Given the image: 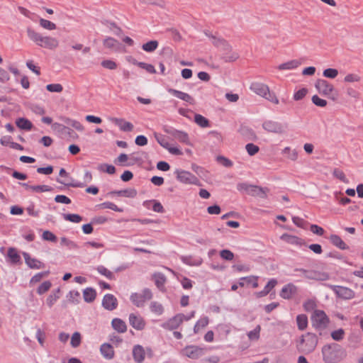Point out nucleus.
<instances>
[{"mask_svg":"<svg viewBox=\"0 0 363 363\" xmlns=\"http://www.w3.org/2000/svg\"><path fill=\"white\" fill-rule=\"evenodd\" d=\"M321 353L325 363H339L347 356L345 350L334 342L325 345L322 347Z\"/></svg>","mask_w":363,"mask_h":363,"instance_id":"1","label":"nucleus"},{"mask_svg":"<svg viewBox=\"0 0 363 363\" xmlns=\"http://www.w3.org/2000/svg\"><path fill=\"white\" fill-rule=\"evenodd\" d=\"M27 34L30 40L33 41L40 47L53 50L59 45V42L57 38L50 36H43L30 28L27 29Z\"/></svg>","mask_w":363,"mask_h":363,"instance_id":"2","label":"nucleus"},{"mask_svg":"<svg viewBox=\"0 0 363 363\" xmlns=\"http://www.w3.org/2000/svg\"><path fill=\"white\" fill-rule=\"evenodd\" d=\"M317 344V336L315 334L308 333L301 336L297 344V349L300 352L310 354L315 349Z\"/></svg>","mask_w":363,"mask_h":363,"instance_id":"3","label":"nucleus"},{"mask_svg":"<svg viewBox=\"0 0 363 363\" xmlns=\"http://www.w3.org/2000/svg\"><path fill=\"white\" fill-rule=\"evenodd\" d=\"M206 35L212 38L213 43L216 46L221 48L225 51V52L223 54V58L225 62H233L238 58V54L235 52L231 51V47L225 40L216 38L215 36L208 35L207 33H206Z\"/></svg>","mask_w":363,"mask_h":363,"instance_id":"4","label":"nucleus"},{"mask_svg":"<svg viewBox=\"0 0 363 363\" xmlns=\"http://www.w3.org/2000/svg\"><path fill=\"white\" fill-rule=\"evenodd\" d=\"M311 318L313 327L319 331V334L321 335V331L325 330L329 324V318L323 311L316 309L313 312Z\"/></svg>","mask_w":363,"mask_h":363,"instance_id":"5","label":"nucleus"},{"mask_svg":"<svg viewBox=\"0 0 363 363\" xmlns=\"http://www.w3.org/2000/svg\"><path fill=\"white\" fill-rule=\"evenodd\" d=\"M153 295L150 289L145 288L141 294L133 293L130 299L131 302L137 307H143L147 301L152 299Z\"/></svg>","mask_w":363,"mask_h":363,"instance_id":"6","label":"nucleus"},{"mask_svg":"<svg viewBox=\"0 0 363 363\" xmlns=\"http://www.w3.org/2000/svg\"><path fill=\"white\" fill-rule=\"evenodd\" d=\"M325 285L330 289L335 294L337 297L340 298L350 300L354 297V291L350 288L330 284H325Z\"/></svg>","mask_w":363,"mask_h":363,"instance_id":"7","label":"nucleus"},{"mask_svg":"<svg viewBox=\"0 0 363 363\" xmlns=\"http://www.w3.org/2000/svg\"><path fill=\"white\" fill-rule=\"evenodd\" d=\"M206 349L196 345H187L180 352L182 356L186 357L192 359H197L204 355Z\"/></svg>","mask_w":363,"mask_h":363,"instance_id":"8","label":"nucleus"},{"mask_svg":"<svg viewBox=\"0 0 363 363\" xmlns=\"http://www.w3.org/2000/svg\"><path fill=\"white\" fill-rule=\"evenodd\" d=\"M184 315L177 313L172 318L161 324V327L167 330H174L177 329L184 321Z\"/></svg>","mask_w":363,"mask_h":363,"instance_id":"9","label":"nucleus"},{"mask_svg":"<svg viewBox=\"0 0 363 363\" xmlns=\"http://www.w3.org/2000/svg\"><path fill=\"white\" fill-rule=\"evenodd\" d=\"M295 271L301 272L302 276L308 279L323 281L328 278V275L327 274L315 270H308L303 268H297Z\"/></svg>","mask_w":363,"mask_h":363,"instance_id":"10","label":"nucleus"},{"mask_svg":"<svg viewBox=\"0 0 363 363\" xmlns=\"http://www.w3.org/2000/svg\"><path fill=\"white\" fill-rule=\"evenodd\" d=\"M177 179L182 183L188 184H197L199 179L196 176L188 171L177 169L175 171Z\"/></svg>","mask_w":363,"mask_h":363,"instance_id":"11","label":"nucleus"},{"mask_svg":"<svg viewBox=\"0 0 363 363\" xmlns=\"http://www.w3.org/2000/svg\"><path fill=\"white\" fill-rule=\"evenodd\" d=\"M315 87L319 94L326 96H330L334 90V86L332 84L322 79H318L316 81Z\"/></svg>","mask_w":363,"mask_h":363,"instance_id":"12","label":"nucleus"},{"mask_svg":"<svg viewBox=\"0 0 363 363\" xmlns=\"http://www.w3.org/2000/svg\"><path fill=\"white\" fill-rule=\"evenodd\" d=\"M262 128L269 133L277 134H281L284 131V126L281 123L272 120L264 121L262 123Z\"/></svg>","mask_w":363,"mask_h":363,"instance_id":"13","label":"nucleus"},{"mask_svg":"<svg viewBox=\"0 0 363 363\" xmlns=\"http://www.w3.org/2000/svg\"><path fill=\"white\" fill-rule=\"evenodd\" d=\"M165 132L168 133L169 135L174 137L176 140L179 141L180 143H182L184 144L190 145L191 143L189 140V135L182 130H179L177 129H174L173 128H166Z\"/></svg>","mask_w":363,"mask_h":363,"instance_id":"14","label":"nucleus"},{"mask_svg":"<svg viewBox=\"0 0 363 363\" xmlns=\"http://www.w3.org/2000/svg\"><path fill=\"white\" fill-rule=\"evenodd\" d=\"M130 325L137 330H142L145 327V321L144 318L139 314L130 313L129 315Z\"/></svg>","mask_w":363,"mask_h":363,"instance_id":"15","label":"nucleus"},{"mask_svg":"<svg viewBox=\"0 0 363 363\" xmlns=\"http://www.w3.org/2000/svg\"><path fill=\"white\" fill-rule=\"evenodd\" d=\"M102 306L108 311H113L118 306V300L113 294H107L103 298Z\"/></svg>","mask_w":363,"mask_h":363,"instance_id":"16","label":"nucleus"},{"mask_svg":"<svg viewBox=\"0 0 363 363\" xmlns=\"http://www.w3.org/2000/svg\"><path fill=\"white\" fill-rule=\"evenodd\" d=\"M26 264L30 269H40L45 267V264L40 260L32 258L28 252H23Z\"/></svg>","mask_w":363,"mask_h":363,"instance_id":"17","label":"nucleus"},{"mask_svg":"<svg viewBox=\"0 0 363 363\" xmlns=\"http://www.w3.org/2000/svg\"><path fill=\"white\" fill-rule=\"evenodd\" d=\"M133 357L136 363H143L145 358V350L142 345H136L133 348Z\"/></svg>","mask_w":363,"mask_h":363,"instance_id":"18","label":"nucleus"},{"mask_svg":"<svg viewBox=\"0 0 363 363\" xmlns=\"http://www.w3.org/2000/svg\"><path fill=\"white\" fill-rule=\"evenodd\" d=\"M297 292V287L290 283L283 286L280 291V296L284 299H290Z\"/></svg>","mask_w":363,"mask_h":363,"instance_id":"19","label":"nucleus"},{"mask_svg":"<svg viewBox=\"0 0 363 363\" xmlns=\"http://www.w3.org/2000/svg\"><path fill=\"white\" fill-rule=\"evenodd\" d=\"M250 89L255 94L262 96H267L269 94V87L262 83L253 82L250 85Z\"/></svg>","mask_w":363,"mask_h":363,"instance_id":"20","label":"nucleus"},{"mask_svg":"<svg viewBox=\"0 0 363 363\" xmlns=\"http://www.w3.org/2000/svg\"><path fill=\"white\" fill-rule=\"evenodd\" d=\"M167 91L169 94H171L172 95H173L174 96H175L181 100H183L190 104H194V99H193V97L187 93H185V92H183V91H179V90H177L174 89H172V88L168 89Z\"/></svg>","mask_w":363,"mask_h":363,"instance_id":"21","label":"nucleus"},{"mask_svg":"<svg viewBox=\"0 0 363 363\" xmlns=\"http://www.w3.org/2000/svg\"><path fill=\"white\" fill-rule=\"evenodd\" d=\"M110 121L115 125H118L123 131L129 132L133 129V125L131 123L125 121L122 118H111Z\"/></svg>","mask_w":363,"mask_h":363,"instance_id":"22","label":"nucleus"},{"mask_svg":"<svg viewBox=\"0 0 363 363\" xmlns=\"http://www.w3.org/2000/svg\"><path fill=\"white\" fill-rule=\"evenodd\" d=\"M280 238L284 242L294 245L302 246L305 244L304 241L301 238L287 233L283 234Z\"/></svg>","mask_w":363,"mask_h":363,"instance_id":"23","label":"nucleus"},{"mask_svg":"<svg viewBox=\"0 0 363 363\" xmlns=\"http://www.w3.org/2000/svg\"><path fill=\"white\" fill-rule=\"evenodd\" d=\"M277 284V281L275 279H270L268 283L264 286V289L261 291L256 292L255 296L257 298H261L267 296L272 289H273L275 286Z\"/></svg>","mask_w":363,"mask_h":363,"instance_id":"24","label":"nucleus"},{"mask_svg":"<svg viewBox=\"0 0 363 363\" xmlns=\"http://www.w3.org/2000/svg\"><path fill=\"white\" fill-rule=\"evenodd\" d=\"M100 352L102 356L106 359H111L114 357L113 347L108 343H104L101 345Z\"/></svg>","mask_w":363,"mask_h":363,"instance_id":"25","label":"nucleus"},{"mask_svg":"<svg viewBox=\"0 0 363 363\" xmlns=\"http://www.w3.org/2000/svg\"><path fill=\"white\" fill-rule=\"evenodd\" d=\"M113 328L118 333H123L127 330L125 323L120 318H113L111 321Z\"/></svg>","mask_w":363,"mask_h":363,"instance_id":"26","label":"nucleus"},{"mask_svg":"<svg viewBox=\"0 0 363 363\" xmlns=\"http://www.w3.org/2000/svg\"><path fill=\"white\" fill-rule=\"evenodd\" d=\"M96 296V290L91 287H87L83 291V298L85 302H93Z\"/></svg>","mask_w":363,"mask_h":363,"instance_id":"27","label":"nucleus"},{"mask_svg":"<svg viewBox=\"0 0 363 363\" xmlns=\"http://www.w3.org/2000/svg\"><path fill=\"white\" fill-rule=\"evenodd\" d=\"M330 240L332 244L340 250H347L348 246L345 243L342 238L337 235H332L330 237Z\"/></svg>","mask_w":363,"mask_h":363,"instance_id":"28","label":"nucleus"},{"mask_svg":"<svg viewBox=\"0 0 363 363\" xmlns=\"http://www.w3.org/2000/svg\"><path fill=\"white\" fill-rule=\"evenodd\" d=\"M16 125L22 130H30L32 127V123L25 118H19L16 121Z\"/></svg>","mask_w":363,"mask_h":363,"instance_id":"29","label":"nucleus"},{"mask_svg":"<svg viewBox=\"0 0 363 363\" xmlns=\"http://www.w3.org/2000/svg\"><path fill=\"white\" fill-rule=\"evenodd\" d=\"M60 289H57L54 290L47 298L46 303L47 305L51 308L57 301V300L60 298Z\"/></svg>","mask_w":363,"mask_h":363,"instance_id":"30","label":"nucleus"},{"mask_svg":"<svg viewBox=\"0 0 363 363\" xmlns=\"http://www.w3.org/2000/svg\"><path fill=\"white\" fill-rule=\"evenodd\" d=\"M296 323L298 330H304L308 326V317L305 314H299L296 316Z\"/></svg>","mask_w":363,"mask_h":363,"instance_id":"31","label":"nucleus"},{"mask_svg":"<svg viewBox=\"0 0 363 363\" xmlns=\"http://www.w3.org/2000/svg\"><path fill=\"white\" fill-rule=\"evenodd\" d=\"M182 260L184 264L190 266H199L202 263L201 258H194L191 256H183Z\"/></svg>","mask_w":363,"mask_h":363,"instance_id":"32","label":"nucleus"},{"mask_svg":"<svg viewBox=\"0 0 363 363\" xmlns=\"http://www.w3.org/2000/svg\"><path fill=\"white\" fill-rule=\"evenodd\" d=\"M208 318L207 316L201 317L194 327V333H198L201 329L205 328L208 324Z\"/></svg>","mask_w":363,"mask_h":363,"instance_id":"33","label":"nucleus"},{"mask_svg":"<svg viewBox=\"0 0 363 363\" xmlns=\"http://www.w3.org/2000/svg\"><path fill=\"white\" fill-rule=\"evenodd\" d=\"M300 62L296 60H293L279 65L278 68L280 70L283 69H293L300 65Z\"/></svg>","mask_w":363,"mask_h":363,"instance_id":"34","label":"nucleus"},{"mask_svg":"<svg viewBox=\"0 0 363 363\" xmlns=\"http://www.w3.org/2000/svg\"><path fill=\"white\" fill-rule=\"evenodd\" d=\"M150 308L152 313L160 315L164 313L163 306L157 301H152L150 305Z\"/></svg>","mask_w":363,"mask_h":363,"instance_id":"35","label":"nucleus"},{"mask_svg":"<svg viewBox=\"0 0 363 363\" xmlns=\"http://www.w3.org/2000/svg\"><path fill=\"white\" fill-rule=\"evenodd\" d=\"M8 257L13 264H16L20 262L21 257L17 250L13 247H10L8 250Z\"/></svg>","mask_w":363,"mask_h":363,"instance_id":"36","label":"nucleus"},{"mask_svg":"<svg viewBox=\"0 0 363 363\" xmlns=\"http://www.w3.org/2000/svg\"><path fill=\"white\" fill-rule=\"evenodd\" d=\"M96 270L100 274L105 276L110 280L115 279L113 273L102 265L97 267Z\"/></svg>","mask_w":363,"mask_h":363,"instance_id":"37","label":"nucleus"},{"mask_svg":"<svg viewBox=\"0 0 363 363\" xmlns=\"http://www.w3.org/2000/svg\"><path fill=\"white\" fill-rule=\"evenodd\" d=\"M261 330L260 325H257L252 330L247 333V337L251 341H257L259 338V333Z\"/></svg>","mask_w":363,"mask_h":363,"instance_id":"38","label":"nucleus"},{"mask_svg":"<svg viewBox=\"0 0 363 363\" xmlns=\"http://www.w3.org/2000/svg\"><path fill=\"white\" fill-rule=\"evenodd\" d=\"M194 121L197 125L202 128H206L209 125L208 119L200 114H194Z\"/></svg>","mask_w":363,"mask_h":363,"instance_id":"39","label":"nucleus"},{"mask_svg":"<svg viewBox=\"0 0 363 363\" xmlns=\"http://www.w3.org/2000/svg\"><path fill=\"white\" fill-rule=\"evenodd\" d=\"M49 273V271L37 273L30 279L29 284L31 286L36 283H39L43 279V278L47 277Z\"/></svg>","mask_w":363,"mask_h":363,"instance_id":"40","label":"nucleus"},{"mask_svg":"<svg viewBox=\"0 0 363 363\" xmlns=\"http://www.w3.org/2000/svg\"><path fill=\"white\" fill-rule=\"evenodd\" d=\"M153 279L155 280V285L157 286V288L161 289L162 287H163L166 281L164 274L161 273L154 274Z\"/></svg>","mask_w":363,"mask_h":363,"instance_id":"41","label":"nucleus"},{"mask_svg":"<svg viewBox=\"0 0 363 363\" xmlns=\"http://www.w3.org/2000/svg\"><path fill=\"white\" fill-rule=\"evenodd\" d=\"M158 47V42L157 40H150L143 45V49L148 52L155 51Z\"/></svg>","mask_w":363,"mask_h":363,"instance_id":"42","label":"nucleus"},{"mask_svg":"<svg viewBox=\"0 0 363 363\" xmlns=\"http://www.w3.org/2000/svg\"><path fill=\"white\" fill-rule=\"evenodd\" d=\"M247 193L250 194L252 196H258L260 197H264L266 195V193L262 188L255 185H251L250 191H248Z\"/></svg>","mask_w":363,"mask_h":363,"instance_id":"43","label":"nucleus"},{"mask_svg":"<svg viewBox=\"0 0 363 363\" xmlns=\"http://www.w3.org/2000/svg\"><path fill=\"white\" fill-rule=\"evenodd\" d=\"M62 216L65 220L74 223H80L82 220V217L78 214L65 213L62 215Z\"/></svg>","mask_w":363,"mask_h":363,"instance_id":"44","label":"nucleus"},{"mask_svg":"<svg viewBox=\"0 0 363 363\" xmlns=\"http://www.w3.org/2000/svg\"><path fill=\"white\" fill-rule=\"evenodd\" d=\"M101 208H108L113 210L116 212H123V209L122 208L118 207L115 203L110 202V201H106L99 205Z\"/></svg>","mask_w":363,"mask_h":363,"instance_id":"45","label":"nucleus"},{"mask_svg":"<svg viewBox=\"0 0 363 363\" xmlns=\"http://www.w3.org/2000/svg\"><path fill=\"white\" fill-rule=\"evenodd\" d=\"M52 286V283L50 281H45L37 289V293L42 295L46 293Z\"/></svg>","mask_w":363,"mask_h":363,"instance_id":"46","label":"nucleus"},{"mask_svg":"<svg viewBox=\"0 0 363 363\" xmlns=\"http://www.w3.org/2000/svg\"><path fill=\"white\" fill-rule=\"evenodd\" d=\"M57 182L58 183L64 184L65 186H72V187H74V188H78V187L82 188L85 186L84 183L77 182V181H74L73 179H71L70 182H65V181L57 179Z\"/></svg>","mask_w":363,"mask_h":363,"instance_id":"47","label":"nucleus"},{"mask_svg":"<svg viewBox=\"0 0 363 363\" xmlns=\"http://www.w3.org/2000/svg\"><path fill=\"white\" fill-rule=\"evenodd\" d=\"M155 138L157 140V142L164 149H167L169 146V143L167 141V140L165 138V137L159 133H155Z\"/></svg>","mask_w":363,"mask_h":363,"instance_id":"48","label":"nucleus"},{"mask_svg":"<svg viewBox=\"0 0 363 363\" xmlns=\"http://www.w3.org/2000/svg\"><path fill=\"white\" fill-rule=\"evenodd\" d=\"M60 245L62 246H65L70 250L77 249L78 247L77 245L74 242L67 239L65 237L60 238Z\"/></svg>","mask_w":363,"mask_h":363,"instance_id":"49","label":"nucleus"},{"mask_svg":"<svg viewBox=\"0 0 363 363\" xmlns=\"http://www.w3.org/2000/svg\"><path fill=\"white\" fill-rule=\"evenodd\" d=\"M65 122L67 125H71L72 127H73L74 128H75L76 130H77L79 131H82L84 130V126L82 125V124L76 120L66 118L65 120Z\"/></svg>","mask_w":363,"mask_h":363,"instance_id":"50","label":"nucleus"},{"mask_svg":"<svg viewBox=\"0 0 363 363\" xmlns=\"http://www.w3.org/2000/svg\"><path fill=\"white\" fill-rule=\"evenodd\" d=\"M81 343V335L79 332H75L73 333L71 337L70 344L72 347L76 348L79 346Z\"/></svg>","mask_w":363,"mask_h":363,"instance_id":"51","label":"nucleus"},{"mask_svg":"<svg viewBox=\"0 0 363 363\" xmlns=\"http://www.w3.org/2000/svg\"><path fill=\"white\" fill-rule=\"evenodd\" d=\"M40 25L43 28L49 30H52L56 28V25L54 23H52L48 20L43 19V18L40 19Z\"/></svg>","mask_w":363,"mask_h":363,"instance_id":"52","label":"nucleus"},{"mask_svg":"<svg viewBox=\"0 0 363 363\" xmlns=\"http://www.w3.org/2000/svg\"><path fill=\"white\" fill-rule=\"evenodd\" d=\"M101 172H106L109 174H113L116 172V168L113 165L103 164L99 167Z\"/></svg>","mask_w":363,"mask_h":363,"instance_id":"53","label":"nucleus"},{"mask_svg":"<svg viewBox=\"0 0 363 363\" xmlns=\"http://www.w3.org/2000/svg\"><path fill=\"white\" fill-rule=\"evenodd\" d=\"M258 277L257 276H249L240 278V280H245L247 284H252L253 288H257L258 284Z\"/></svg>","mask_w":363,"mask_h":363,"instance_id":"54","label":"nucleus"},{"mask_svg":"<svg viewBox=\"0 0 363 363\" xmlns=\"http://www.w3.org/2000/svg\"><path fill=\"white\" fill-rule=\"evenodd\" d=\"M331 337L335 341H340L345 337V331L342 328L334 330L331 333Z\"/></svg>","mask_w":363,"mask_h":363,"instance_id":"55","label":"nucleus"},{"mask_svg":"<svg viewBox=\"0 0 363 363\" xmlns=\"http://www.w3.org/2000/svg\"><path fill=\"white\" fill-rule=\"evenodd\" d=\"M338 74V71L336 69L334 68H328L325 69L323 72V75L329 79H334L335 78Z\"/></svg>","mask_w":363,"mask_h":363,"instance_id":"56","label":"nucleus"},{"mask_svg":"<svg viewBox=\"0 0 363 363\" xmlns=\"http://www.w3.org/2000/svg\"><path fill=\"white\" fill-rule=\"evenodd\" d=\"M42 238L44 240L50 241L53 242H55L57 240L56 235L49 230H45L43 233Z\"/></svg>","mask_w":363,"mask_h":363,"instance_id":"57","label":"nucleus"},{"mask_svg":"<svg viewBox=\"0 0 363 363\" xmlns=\"http://www.w3.org/2000/svg\"><path fill=\"white\" fill-rule=\"evenodd\" d=\"M247 153L250 156H253L259 152V147L253 143H248L245 146Z\"/></svg>","mask_w":363,"mask_h":363,"instance_id":"58","label":"nucleus"},{"mask_svg":"<svg viewBox=\"0 0 363 363\" xmlns=\"http://www.w3.org/2000/svg\"><path fill=\"white\" fill-rule=\"evenodd\" d=\"M220 256L223 259L231 261L234 259V254L229 250H223L220 252Z\"/></svg>","mask_w":363,"mask_h":363,"instance_id":"59","label":"nucleus"},{"mask_svg":"<svg viewBox=\"0 0 363 363\" xmlns=\"http://www.w3.org/2000/svg\"><path fill=\"white\" fill-rule=\"evenodd\" d=\"M46 89L50 92L60 93L63 90V87L60 84H50L46 86Z\"/></svg>","mask_w":363,"mask_h":363,"instance_id":"60","label":"nucleus"},{"mask_svg":"<svg viewBox=\"0 0 363 363\" xmlns=\"http://www.w3.org/2000/svg\"><path fill=\"white\" fill-rule=\"evenodd\" d=\"M307 92L308 90L306 88H302L294 93L293 98L295 101L301 100L306 96Z\"/></svg>","mask_w":363,"mask_h":363,"instance_id":"61","label":"nucleus"},{"mask_svg":"<svg viewBox=\"0 0 363 363\" xmlns=\"http://www.w3.org/2000/svg\"><path fill=\"white\" fill-rule=\"evenodd\" d=\"M312 102L317 106L325 107L327 105V101L325 99H320L318 96L314 95L312 97Z\"/></svg>","mask_w":363,"mask_h":363,"instance_id":"62","label":"nucleus"},{"mask_svg":"<svg viewBox=\"0 0 363 363\" xmlns=\"http://www.w3.org/2000/svg\"><path fill=\"white\" fill-rule=\"evenodd\" d=\"M333 175L335 177H336L337 179H340V181L345 182V183H347L348 182L347 178H346V176L345 174H344V172L339 169H335L334 171H333Z\"/></svg>","mask_w":363,"mask_h":363,"instance_id":"63","label":"nucleus"},{"mask_svg":"<svg viewBox=\"0 0 363 363\" xmlns=\"http://www.w3.org/2000/svg\"><path fill=\"white\" fill-rule=\"evenodd\" d=\"M117 40L113 38L108 37L104 40V45L108 48H113L116 46Z\"/></svg>","mask_w":363,"mask_h":363,"instance_id":"64","label":"nucleus"}]
</instances>
